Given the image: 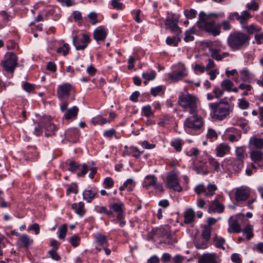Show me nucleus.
I'll list each match as a JSON object with an SVG mask.
<instances>
[{
  "mask_svg": "<svg viewBox=\"0 0 263 263\" xmlns=\"http://www.w3.org/2000/svg\"><path fill=\"white\" fill-rule=\"evenodd\" d=\"M223 13L218 14L211 13L206 14L204 12H200L199 14V20L197 22L198 27L205 32L213 36L219 35L220 33V23H216V20L219 17L223 18Z\"/></svg>",
  "mask_w": 263,
  "mask_h": 263,
  "instance_id": "f257e3e1",
  "label": "nucleus"
},
{
  "mask_svg": "<svg viewBox=\"0 0 263 263\" xmlns=\"http://www.w3.org/2000/svg\"><path fill=\"white\" fill-rule=\"evenodd\" d=\"M209 107L212 111V118L219 121L226 118L233 109L227 98L220 99L218 102L210 103Z\"/></svg>",
  "mask_w": 263,
  "mask_h": 263,
  "instance_id": "f03ea898",
  "label": "nucleus"
},
{
  "mask_svg": "<svg viewBox=\"0 0 263 263\" xmlns=\"http://www.w3.org/2000/svg\"><path fill=\"white\" fill-rule=\"evenodd\" d=\"M250 40V36L247 33L236 31L229 35L228 44L232 50H238L248 46Z\"/></svg>",
  "mask_w": 263,
  "mask_h": 263,
  "instance_id": "7ed1b4c3",
  "label": "nucleus"
},
{
  "mask_svg": "<svg viewBox=\"0 0 263 263\" xmlns=\"http://www.w3.org/2000/svg\"><path fill=\"white\" fill-rule=\"evenodd\" d=\"M196 101L197 99L195 96L188 93L180 96L178 103L184 108H189L191 114H195L197 112Z\"/></svg>",
  "mask_w": 263,
  "mask_h": 263,
  "instance_id": "20e7f679",
  "label": "nucleus"
},
{
  "mask_svg": "<svg viewBox=\"0 0 263 263\" xmlns=\"http://www.w3.org/2000/svg\"><path fill=\"white\" fill-rule=\"evenodd\" d=\"M72 89V85L68 83H64L59 86L57 90V96L59 99L63 101L60 106L61 110L63 112L67 109L68 104L65 101L69 97V93Z\"/></svg>",
  "mask_w": 263,
  "mask_h": 263,
  "instance_id": "39448f33",
  "label": "nucleus"
},
{
  "mask_svg": "<svg viewBox=\"0 0 263 263\" xmlns=\"http://www.w3.org/2000/svg\"><path fill=\"white\" fill-rule=\"evenodd\" d=\"M2 65L5 70L13 73L18 65L16 55L13 52H7L5 55V60L2 62Z\"/></svg>",
  "mask_w": 263,
  "mask_h": 263,
  "instance_id": "423d86ee",
  "label": "nucleus"
},
{
  "mask_svg": "<svg viewBox=\"0 0 263 263\" xmlns=\"http://www.w3.org/2000/svg\"><path fill=\"white\" fill-rule=\"evenodd\" d=\"M90 34L88 33L82 34V38L79 39L78 35L73 37L72 43L77 50H84L90 42Z\"/></svg>",
  "mask_w": 263,
  "mask_h": 263,
  "instance_id": "0eeeda50",
  "label": "nucleus"
},
{
  "mask_svg": "<svg viewBox=\"0 0 263 263\" xmlns=\"http://www.w3.org/2000/svg\"><path fill=\"white\" fill-rule=\"evenodd\" d=\"M217 190V187L215 184L209 183L206 187L203 184H198L195 187L194 190L197 195L204 193L205 196L211 197L215 194Z\"/></svg>",
  "mask_w": 263,
  "mask_h": 263,
  "instance_id": "6e6552de",
  "label": "nucleus"
},
{
  "mask_svg": "<svg viewBox=\"0 0 263 263\" xmlns=\"http://www.w3.org/2000/svg\"><path fill=\"white\" fill-rule=\"evenodd\" d=\"M192 115V117L187 118L184 121V126L195 130L200 129L202 125L201 118L198 116L197 112Z\"/></svg>",
  "mask_w": 263,
  "mask_h": 263,
  "instance_id": "1a4fd4ad",
  "label": "nucleus"
},
{
  "mask_svg": "<svg viewBox=\"0 0 263 263\" xmlns=\"http://www.w3.org/2000/svg\"><path fill=\"white\" fill-rule=\"evenodd\" d=\"M41 124H44L46 129L45 135L47 137L54 135V132L57 129L56 126L51 123V119L48 116H43L41 119Z\"/></svg>",
  "mask_w": 263,
  "mask_h": 263,
  "instance_id": "9d476101",
  "label": "nucleus"
},
{
  "mask_svg": "<svg viewBox=\"0 0 263 263\" xmlns=\"http://www.w3.org/2000/svg\"><path fill=\"white\" fill-rule=\"evenodd\" d=\"M179 20L174 16L167 17L165 21V26L166 29L170 30L173 32L180 34L181 30L178 26Z\"/></svg>",
  "mask_w": 263,
  "mask_h": 263,
  "instance_id": "9b49d317",
  "label": "nucleus"
},
{
  "mask_svg": "<svg viewBox=\"0 0 263 263\" xmlns=\"http://www.w3.org/2000/svg\"><path fill=\"white\" fill-rule=\"evenodd\" d=\"M166 186L177 192L182 191V187L179 185L178 177L174 173L167 175L166 178Z\"/></svg>",
  "mask_w": 263,
  "mask_h": 263,
  "instance_id": "f8f14e48",
  "label": "nucleus"
},
{
  "mask_svg": "<svg viewBox=\"0 0 263 263\" xmlns=\"http://www.w3.org/2000/svg\"><path fill=\"white\" fill-rule=\"evenodd\" d=\"M250 195V189L247 186H241L236 189L235 193V199L237 202L246 200Z\"/></svg>",
  "mask_w": 263,
  "mask_h": 263,
  "instance_id": "ddd939ff",
  "label": "nucleus"
},
{
  "mask_svg": "<svg viewBox=\"0 0 263 263\" xmlns=\"http://www.w3.org/2000/svg\"><path fill=\"white\" fill-rule=\"evenodd\" d=\"M250 158L259 167L263 166V152L259 149H254L250 153Z\"/></svg>",
  "mask_w": 263,
  "mask_h": 263,
  "instance_id": "4468645a",
  "label": "nucleus"
},
{
  "mask_svg": "<svg viewBox=\"0 0 263 263\" xmlns=\"http://www.w3.org/2000/svg\"><path fill=\"white\" fill-rule=\"evenodd\" d=\"M236 155L238 161L236 171L241 170L243 166V160L245 158V148L244 146L238 147L236 149Z\"/></svg>",
  "mask_w": 263,
  "mask_h": 263,
  "instance_id": "2eb2a0df",
  "label": "nucleus"
},
{
  "mask_svg": "<svg viewBox=\"0 0 263 263\" xmlns=\"http://www.w3.org/2000/svg\"><path fill=\"white\" fill-rule=\"evenodd\" d=\"M124 204L121 202L114 203L110 206L114 212L117 213V219L118 220L124 218Z\"/></svg>",
  "mask_w": 263,
  "mask_h": 263,
  "instance_id": "dca6fc26",
  "label": "nucleus"
},
{
  "mask_svg": "<svg viewBox=\"0 0 263 263\" xmlns=\"http://www.w3.org/2000/svg\"><path fill=\"white\" fill-rule=\"evenodd\" d=\"M186 75V68L184 66L182 67L180 71L178 72L173 71L168 74V78L173 82H177L180 80Z\"/></svg>",
  "mask_w": 263,
  "mask_h": 263,
  "instance_id": "f3484780",
  "label": "nucleus"
},
{
  "mask_svg": "<svg viewBox=\"0 0 263 263\" xmlns=\"http://www.w3.org/2000/svg\"><path fill=\"white\" fill-rule=\"evenodd\" d=\"M107 36V31L104 27L100 26L93 32V38L97 42L104 41Z\"/></svg>",
  "mask_w": 263,
  "mask_h": 263,
  "instance_id": "a211bd4d",
  "label": "nucleus"
},
{
  "mask_svg": "<svg viewBox=\"0 0 263 263\" xmlns=\"http://www.w3.org/2000/svg\"><path fill=\"white\" fill-rule=\"evenodd\" d=\"M66 138L69 141L76 142L79 137V130L77 128H69L65 131Z\"/></svg>",
  "mask_w": 263,
  "mask_h": 263,
  "instance_id": "6ab92c4d",
  "label": "nucleus"
},
{
  "mask_svg": "<svg viewBox=\"0 0 263 263\" xmlns=\"http://www.w3.org/2000/svg\"><path fill=\"white\" fill-rule=\"evenodd\" d=\"M229 228L228 231L229 233H239L241 232L240 225L236 219L231 218L229 220Z\"/></svg>",
  "mask_w": 263,
  "mask_h": 263,
  "instance_id": "aec40b11",
  "label": "nucleus"
},
{
  "mask_svg": "<svg viewBox=\"0 0 263 263\" xmlns=\"http://www.w3.org/2000/svg\"><path fill=\"white\" fill-rule=\"evenodd\" d=\"M198 263H217L215 254H204L198 259Z\"/></svg>",
  "mask_w": 263,
  "mask_h": 263,
  "instance_id": "412c9836",
  "label": "nucleus"
},
{
  "mask_svg": "<svg viewBox=\"0 0 263 263\" xmlns=\"http://www.w3.org/2000/svg\"><path fill=\"white\" fill-rule=\"evenodd\" d=\"M184 223L188 224L193 222L195 220V213L192 209H187L184 213Z\"/></svg>",
  "mask_w": 263,
  "mask_h": 263,
  "instance_id": "4be33fe9",
  "label": "nucleus"
},
{
  "mask_svg": "<svg viewBox=\"0 0 263 263\" xmlns=\"http://www.w3.org/2000/svg\"><path fill=\"white\" fill-rule=\"evenodd\" d=\"M65 111V112L64 115V118L66 120H68L77 116L79 108L77 106H73L69 109L67 108Z\"/></svg>",
  "mask_w": 263,
  "mask_h": 263,
  "instance_id": "5701e85b",
  "label": "nucleus"
},
{
  "mask_svg": "<svg viewBox=\"0 0 263 263\" xmlns=\"http://www.w3.org/2000/svg\"><path fill=\"white\" fill-rule=\"evenodd\" d=\"M224 210V205L219 202L218 201H214L213 202L209 208V212H217V213H222Z\"/></svg>",
  "mask_w": 263,
  "mask_h": 263,
  "instance_id": "b1692460",
  "label": "nucleus"
},
{
  "mask_svg": "<svg viewBox=\"0 0 263 263\" xmlns=\"http://www.w3.org/2000/svg\"><path fill=\"white\" fill-rule=\"evenodd\" d=\"M229 146L224 143L220 144L216 148L217 156L223 157L230 152Z\"/></svg>",
  "mask_w": 263,
  "mask_h": 263,
  "instance_id": "393cba45",
  "label": "nucleus"
},
{
  "mask_svg": "<svg viewBox=\"0 0 263 263\" xmlns=\"http://www.w3.org/2000/svg\"><path fill=\"white\" fill-rule=\"evenodd\" d=\"M97 193V191L95 189L85 190L84 191L83 194V199L86 200L88 202H91Z\"/></svg>",
  "mask_w": 263,
  "mask_h": 263,
  "instance_id": "a878e982",
  "label": "nucleus"
},
{
  "mask_svg": "<svg viewBox=\"0 0 263 263\" xmlns=\"http://www.w3.org/2000/svg\"><path fill=\"white\" fill-rule=\"evenodd\" d=\"M249 143L257 149H263V138L252 137L250 138Z\"/></svg>",
  "mask_w": 263,
  "mask_h": 263,
  "instance_id": "bb28decb",
  "label": "nucleus"
},
{
  "mask_svg": "<svg viewBox=\"0 0 263 263\" xmlns=\"http://www.w3.org/2000/svg\"><path fill=\"white\" fill-rule=\"evenodd\" d=\"M157 182V178L154 175H148L145 178L143 183V186L145 188H148L151 186H154Z\"/></svg>",
  "mask_w": 263,
  "mask_h": 263,
  "instance_id": "cd10ccee",
  "label": "nucleus"
},
{
  "mask_svg": "<svg viewBox=\"0 0 263 263\" xmlns=\"http://www.w3.org/2000/svg\"><path fill=\"white\" fill-rule=\"evenodd\" d=\"M252 17V15L248 10L243 11L240 15V24L243 26L248 23L250 18Z\"/></svg>",
  "mask_w": 263,
  "mask_h": 263,
  "instance_id": "c85d7f7f",
  "label": "nucleus"
},
{
  "mask_svg": "<svg viewBox=\"0 0 263 263\" xmlns=\"http://www.w3.org/2000/svg\"><path fill=\"white\" fill-rule=\"evenodd\" d=\"M19 241L22 243L23 246L26 248H28L29 246L33 243V240L27 235H22L19 238Z\"/></svg>",
  "mask_w": 263,
  "mask_h": 263,
  "instance_id": "c756f323",
  "label": "nucleus"
},
{
  "mask_svg": "<svg viewBox=\"0 0 263 263\" xmlns=\"http://www.w3.org/2000/svg\"><path fill=\"white\" fill-rule=\"evenodd\" d=\"M242 28L248 32L247 34L250 36L251 34L258 32L261 30L260 27H257L253 24L249 26H243Z\"/></svg>",
  "mask_w": 263,
  "mask_h": 263,
  "instance_id": "7c9ffc66",
  "label": "nucleus"
},
{
  "mask_svg": "<svg viewBox=\"0 0 263 263\" xmlns=\"http://www.w3.org/2000/svg\"><path fill=\"white\" fill-rule=\"evenodd\" d=\"M208 242L202 238H199L194 241V245L197 249H204L208 247Z\"/></svg>",
  "mask_w": 263,
  "mask_h": 263,
  "instance_id": "2f4dec72",
  "label": "nucleus"
},
{
  "mask_svg": "<svg viewBox=\"0 0 263 263\" xmlns=\"http://www.w3.org/2000/svg\"><path fill=\"white\" fill-rule=\"evenodd\" d=\"M233 86V82L229 79H226L221 83V86L222 89L229 92L231 91V88H232Z\"/></svg>",
  "mask_w": 263,
  "mask_h": 263,
  "instance_id": "473e14b6",
  "label": "nucleus"
},
{
  "mask_svg": "<svg viewBox=\"0 0 263 263\" xmlns=\"http://www.w3.org/2000/svg\"><path fill=\"white\" fill-rule=\"evenodd\" d=\"M180 34H177L173 37H167L166 40V43L167 45H172L174 44V46H177L178 43L180 42Z\"/></svg>",
  "mask_w": 263,
  "mask_h": 263,
  "instance_id": "72a5a7b5",
  "label": "nucleus"
},
{
  "mask_svg": "<svg viewBox=\"0 0 263 263\" xmlns=\"http://www.w3.org/2000/svg\"><path fill=\"white\" fill-rule=\"evenodd\" d=\"M242 232L246 235L248 240H250L254 236L253 226L251 224H247L243 229Z\"/></svg>",
  "mask_w": 263,
  "mask_h": 263,
  "instance_id": "f704fd0d",
  "label": "nucleus"
},
{
  "mask_svg": "<svg viewBox=\"0 0 263 263\" xmlns=\"http://www.w3.org/2000/svg\"><path fill=\"white\" fill-rule=\"evenodd\" d=\"M109 121L106 119L103 118L100 115L97 116L92 119V123L94 125L98 124L102 125L107 123H109Z\"/></svg>",
  "mask_w": 263,
  "mask_h": 263,
  "instance_id": "c9c22d12",
  "label": "nucleus"
},
{
  "mask_svg": "<svg viewBox=\"0 0 263 263\" xmlns=\"http://www.w3.org/2000/svg\"><path fill=\"white\" fill-rule=\"evenodd\" d=\"M195 33V31L193 28H191L189 30H187L185 33V37L184 40L186 42L192 41L194 39L193 34Z\"/></svg>",
  "mask_w": 263,
  "mask_h": 263,
  "instance_id": "e433bc0d",
  "label": "nucleus"
},
{
  "mask_svg": "<svg viewBox=\"0 0 263 263\" xmlns=\"http://www.w3.org/2000/svg\"><path fill=\"white\" fill-rule=\"evenodd\" d=\"M240 79L245 82L249 83L250 82V73L248 70L243 69L240 71Z\"/></svg>",
  "mask_w": 263,
  "mask_h": 263,
  "instance_id": "4c0bfd02",
  "label": "nucleus"
},
{
  "mask_svg": "<svg viewBox=\"0 0 263 263\" xmlns=\"http://www.w3.org/2000/svg\"><path fill=\"white\" fill-rule=\"evenodd\" d=\"M214 241L215 242V245L216 247L218 248H221L222 250H224L225 248L223 246V243L225 242V240L223 238L218 237L215 236L214 238Z\"/></svg>",
  "mask_w": 263,
  "mask_h": 263,
  "instance_id": "58836bf2",
  "label": "nucleus"
},
{
  "mask_svg": "<svg viewBox=\"0 0 263 263\" xmlns=\"http://www.w3.org/2000/svg\"><path fill=\"white\" fill-rule=\"evenodd\" d=\"M70 48L68 44L65 43L62 47L59 48L57 50V52L59 53H62L64 56L67 55L69 51Z\"/></svg>",
  "mask_w": 263,
  "mask_h": 263,
  "instance_id": "ea45409f",
  "label": "nucleus"
},
{
  "mask_svg": "<svg viewBox=\"0 0 263 263\" xmlns=\"http://www.w3.org/2000/svg\"><path fill=\"white\" fill-rule=\"evenodd\" d=\"M156 73L154 70H151L149 72H144L142 74V77L146 81L154 80L156 77Z\"/></svg>",
  "mask_w": 263,
  "mask_h": 263,
  "instance_id": "a19ab883",
  "label": "nucleus"
},
{
  "mask_svg": "<svg viewBox=\"0 0 263 263\" xmlns=\"http://www.w3.org/2000/svg\"><path fill=\"white\" fill-rule=\"evenodd\" d=\"M211 230L209 227H205L202 232V238L209 241L211 237Z\"/></svg>",
  "mask_w": 263,
  "mask_h": 263,
  "instance_id": "79ce46f5",
  "label": "nucleus"
},
{
  "mask_svg": "<svg viewBox=\"0 0 263 263\" xmlns=\"http://www.w3.org/2000/svg\"><path fill=\"white\" fill-rule=\"evenodd\" d=\"M67 231V226L66 224H63L59 229V238L60 239H64L65 237Z\"/></svg>",
  "mask_w": 263,
  "mask_h": 263,
  "instance_id": "37998d69",
  "label": "nucleus"
},
{
  "mask_svg": "<svg viewBox=\"0 0 263 263\" xmlns=\"http://www.w3.org/2000/svg\"><path fill=\"white\" fill-rule=\"evenodd\" d=\"M210 164L214 168L216 172L220 171L219 163L214 158L209 159Z\"/></svg>",
  "mask_w": 263,
  "mask_h": 263,
  "instance_id": "c03bdc74",
  "label": "nucleus"
},
{
  "mask_svg": "<svg viewBox=\"0 0 263 263\" xmlns=\"http://www.w3.org/2000/svg\"><path fill=\"white\" fill-rule=\"evenodd\" d=\"M129 153L133 157L139 158L142 153V152H140L137 147H132L129 148Z\"/></svg>",
  "mask_w": 263,
  "mask_h": 263,
  "instance_id": "a18cd8bd",
  "label": "nucleus"
},
{
  "mask_svg": "<svg viewBox=\"0 0 263 263\" xmlns=\"http://www.w3.org/2000/svg\"><path fill=\"white\" fill-rule=\"evenodd\" d=\"M69 167L68 170L72 173L76 172L80 168V165L77 164L73 161L69 162Z\"/></svg>",
  "mask_w": 263,
  "mask_h": 263,
  "instance_id": "49530a36",
  "label": "nucleus"
},
{
  "mask_svg": "<svg viewBox=\"0 0 263 263\" xmlns=\"http://www.w3.org/2000/svg\"><path fill=\"white\" fill-rule=\"evenodd\" d=\"M171 145L174 147V148L177 152H180L182 149V144L181 140L177 139L171 142Z\"/></svg>",
  "mask_w": 263,
  "mask_h": 263,
  "instance_id": "de8ad7c7",
  "label": "nucleus"
},
{
  "mask_svg": "<svg viewBox=\"0 0 263 263\" xmlns=\"http://www.w3.org/2000/svg\"><path fill=\"white\" fill-rule=\"evenodd\" d=\"M103 184L105 189H110L114 184V181L111 177H107L104 179Z\"/></svg>",
  "mask_w": 263,
  "mask_h": 263,
  "instance_id": "09e8293b",
  "label": "nucleus"
},
{
  "mask_svg": "<svg viewBox=\"0 0 263 263\" xmlns=\"http://www.w3.org/2000/svg\"><path fill=\"white\" fill-rule=\"evenodd\" d=\"M184 13L187 18L192 19L196 17L197 11L194 9H191L190 10H185Z\"/></svg>",
  "mask_w": 263,
  "mask_h": 263,
  "instance_id": "8fccbe9b",
  "label": "nucleus"
},
{
  "mask_svg": "<svg viewBox=\"0 0 263 263\" xmlns=\"http://www.w3.org/2000/svg\"><path fill=\"white\" fill-rule=\"evenodd\" d=\"M163 89L164 87L162 86H157L151 89V93L153 96L155 97L162 92Z\"/></svg>",
  "mask_w": 263,
  "mask_h": 263,
  "instance_id": "3c124183",
  "label": "nucleus"
},
{
  "mask_svg": "<svg viewBox=\"0 0 263 263\" xmlns=\"http://www.w3.org/2000/svg\"><path fill=\"white\" fill-rule=\"evenodd\" d=\"M247 7L249 10L256 11L258 9L259 5L255 1H252L251 3L247 4Z\"/></svg>",
  "mask_w": 263,
  "mask_h": 263,
  "instance_id": "603ef678",
  "label": "nucleus"
},
{
  "mask_svg": "<svg viewBox=\"0 0 263 263\" xmlns=\"http://www.w3.org/2000/svg\"><path fill=\"white\" fill-rule=\"evenodd\" d=\"M211 57L217 61H221L223 58L222 55L219 54V51L217 49L211 50Z\"/></svg>",
  "mask_w": 263,
  "mask_h": 263,
  "instance_id": "864d4df0",
  "label": "nucleus"
},
{
  "mask_svg": "<svg viewBox=\"0 0 263 263\" xmlns=\"http://www.w3.org/2000/svg\"><path fill=\"white\" fill-rule=\"evenodd\" d=\"M70 242L73 247H77L79 245L80 238L77 235H73L70 239Z\"/></svg>",
  "mask_w": 263,
  "mask_h": 263,
  "instance_id": "5fc2aeb1",
  "label": "nucleus"
},
{
  "mask_svg": "<svg viewBox=\"0 0 263 263\" xmlns=\"http://www.w3.org/2000/svg\"><path fill=\"white\" fill-rule=\"evenodd\" d=\"M238 106L242 109H247L249 107V103L245 99H239Z\"/></svg>",
  "mask_w": 263,
  "mask_h": 263,
  "instance_id": "6e6d98bb",
  "label": "nucleus"
},
{
  "mask_svg": "<svg viewBox=\"0 0 263 263\" xmlns=\"http://www.w3.org/2000/svg\"><path fill=\"white\" fill-rule=\"evenodd\" d=\"M84 203L83 202H80L78 204V207L76 209V213L80 216H83L85 212L84 208Z\"/></svg>",
  "mask_w": 263,
  "mask_h": 263,
  "instance_id": "4d7b16f0",
  "label": "nucleus"
},
{
  "mask_svg": "<svg viewBox=\"0 0 263 263\" xmlns=\"http://www.w3.org/2000/svg\"><path fill=\"white\" fill-rule=\"evenodd\" d=\"M142 111L144 114V115L146 117H149L150 116L153 114L151 109V107L149 105L144 106L142 108Z\"/></svg>",
  "mask_w": 263,
  "mask_h": 263,
  "instance_id": "13d9d810",
  "label": "nucleus"
},
{
  "mask_svg": "<svg viewBox=\"0 0 263 263\" xmlns=\"http://www.w3.org/2000/svg\"><path fill=\"white\" fill-rule=\"evenodd\" d=\"M98 245L104 246L107 243V239L104 235H99L97 238Z\"/></svg>",
  "mask_w": 263,
  "mask_h": 263,
  "instance_id": "bf43d9fd",
  "label": "nucleus"
},
{
  "mask_svg": "<svg viewBox=\"0 0 263 263\" xmlns=\"http://www.w3.org/2000/svg\"><path fill=\"white\" fill-rule=\"evenodd\" d=\"M48 254L55 260H59L61 258L60 256L57 252V250L52 249L48 252Z\"/></svg>",
  "mask_w": 263,
  "mask_h": 263,
  "instance_id": "052dcab7",
  "label": "nucleus"
},
{
  "mask_svg": "<svg viewBox=\"0 0 263 263\" xmlns=\"http://www.w3.org/2000/svg\"><path fill=\"white\" fill-rule=\"evenodd\" d=\"M44 124H41V120L38 123L37 127H35L34 128V134L37 136L41 135L43 133L41 126H44Z\"/></svg>",
  "mask_w": 263,
  "mask_h": 263,
  "instance_id": "680f3d73",
  "label": "nucleus"
},
{
  "mask_svg": "<svg viewBox=\"0 0 263 263\" xmlns=\"http://www.w3.org/2000/svg\"><path fill=\"white\" fill-rule=\"evenodd\" d=\"M224 90L220 89L218 87H216L213 90V93L215 95V97L216 98H219L221 97L224 93Z\"/></svg>",
  "mask_w": 263,
  "mask_h": 263,
  "instance_id": "e2e57ef3",
  "label": "nucleus"
},
{
  "mask_svg": "<svg viewBox=\"0 0 263 263\" xmlns=\"http://www.w3.org/2000/svg\"><path fill=\"white\" fill-rule=\"evenodd\" d=\"M228 18L231 21L236 20L240 22V15L238 12H232L230 13Z\"/></svg>",
  "mask_w": 263,
  "mask_h": 263,
  "instance_id": "0e129e2a",
  "label": "nucleus"
},
{
  "mask_svg": "<svg viewBox=\"0 0 263 263\" xmlns=\"http://www.w3.org/2000/svg\"><path fill=\"white\" fill-rule=\"evenodd\" d=\"M111 5L114 9L121 10L122 9L123 3L119 2L117 0H112Z\"/></svg>",
  "mask_w": 263,
  "mask_h": 263,
  "instance_id": "69168bd1",
  "label": "nucleus"
},
{
  "mask_svg": "<svg viewBox=\"0 0 263 263\" xmlns=\"http://www.w3.org/2000/svg\"><path fill=\"white\" fill-rule=\"evenodd\" d=\"M23 89L28 92H30L34 89L33 85L29 83L26 82L23 84Z\"/></svg>",
  "mask_w": 263,
  "mask_h": 263,
  "instance_id": "338daca9",
  "label": "nucleus"
},
{
  "mask_svg": "<svg viewBox=\"0 0 263 263\" xmlns=\"http://www.w3.org/2000/svg\"><path fill=\"white\" fill-rule=\"evenodd\" d=\"M231 260L233 262L235 263H241V259L240 257H239V255L238 254L234 253L233 254L231 255Z\"/></svg>",
  "mask_w": 263,
  "mask_h": 263,
  "instance_id": "774afa93",
  "label": "nucleus"
}]
</instances>
